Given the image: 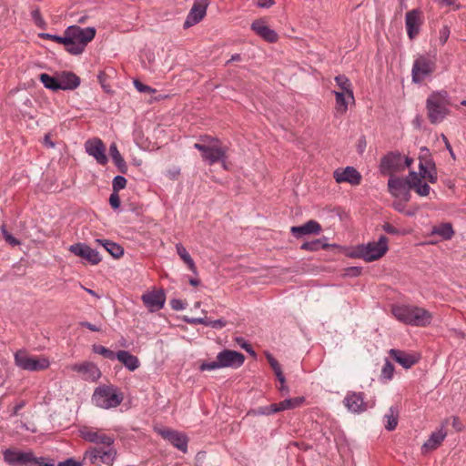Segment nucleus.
I'll use <instances>...</instances> for the list:
<instances>
[{
    "instance_id": "603ef678",
    "label": "nucleus",
    "mask_w": 466,
    "mask_h": 466,
    "mask_svg": "<svg viewBox=\"0 0 466 466\" xmlns=\"http://www.w3.org/2000/svg\"><path fill=\"white\" fill-rule=\"evenodd\" d=\"M45 38L52 39L59 44L66 45L70 41L69 38H67V35H66V31L64 32V35H51V34H44L43 35Z\"/></svg>"
},
{
    "instance_id": "393cba45",
    "label": "nucleus",
    "mask_w": 466,
    "mask_h": 466,
    "mask_svg": "<svg viewBox=\"0 0 466 466\" xmlns=\"http://www.w3.org/2000/svg\"><path fill=\"white\" fill-rule=\"evenodd\" d=\"M321 226L315 220H309L301 226H295L290 228V232L295 238H301L309 234H319Z\"/></svg>"
},
{
    "instance_id": "a19ab883",
    "label": "nucleus",
    "mask_w": 466,
    "mask_h": 466,
    "mask_svg": "<svg viewBox=\"0 0 466 466\" xmlns=\"http://www.w3.org/2000/svg\"><path fill=\"white\" fill-rule=\"evenodd\" d=\"M92 350L96 354L102 355L105 359L111 360L116 359V353L104 346L95 344L92 347Z\"/></svg>"
},
{
    "instance_id": "69168bd1",
    "label": "nucleus",
    "mask_w": 466,
    "mask_h": 466,
    "mask_svg": "<svg viewBox=\"0 0 466 466\" xmlns=\"http://www.w3.org/2000/svg\"><path fill=\"white\" fill-rule=\"evenodd\" d=\"M80 325L82 327L88 329L91 331H99L100 330V329L97 326H96L90 322H87V321H83L80 323Z\"/></svg>"
},
{
    "instance_id": "dca6fc26",
    "label": "nucleus",
    "mask_w": 466,
    "mask_h": 466,
    "mask_svg": "<svg viewBox=\"0 0 466 466\" xmlns=\"http://www.w3.org/2000/svg\"><path fill=\"white\" fill-rule=\"evenodd\" d=\"M69 251L74 255L86 259L92 265H97L102 260L98 251L85 243H76L71 245L69 247Z\"/></svg>"
},
{
    "instance_id": "bb28decb",
    "label": "nucleus",
    "mask_w": 466,
    "mask_h": 466,
    "mask_svg": "<svg viewBox=\"0 0 466 466\" xmlns=\"http://www.w3.org/2000/svg\"><path fill=\"white\" fill-rule=\"evenodd\" d=\"M447 432L443 427L439 429L437 431L432 432L429 439L422 445V451H429L437 449L444 441Z\"/></svg>"
},
{
    "instance_id": "2f4dec72",
    "label": "nucleus",
    "mask_w": 466,
    "mask_h": 466,
    "mask_svg": "<svg viewBox=\"0 0 466 466\" xmlns=\"http://www.w3.org/2000/svg\"><path fill=\"white\" fill-rule=\"evenodd\" d=\"M399 418V408L397 406H391L389 409L388 413L384 415L385 429L388 431H393L397 427Z\"/></svg>"
},
{
    "instance_id": "423d86ee",
    "label": "nucleus",
    "mask_w": 466,
    "mask_h": 466,
    "mask_svg": "<svg viewBox=\"0 0 466 466\" xmlns=\"http://www.w3.org/2000/svg\"><path fill=\"white\" fill-rule=\"evenodd\" d=\"M14 358L15 365L24 370L39 371L46 370L50 366L47 358L30 356L25 350H17Z\"/></svg>"
},
{
    "instance_id": "9d476101",
    "label": "nucleus",
    "mask_w": 466,
    "mask_h": 466,
    "mask_svg": "<svg viewBox=\"0 0 466 466\" xmlns=\"http://www.w3.org/2000/svg\"><path fill=\"white\" fill-rule=\"evenodd\" d=\"M66 35L69 38L68 44H72L73 40L86 46L96 35V29L94 27L82 28L78 25H70L66 29Z\"/></svg>"
},
{
    "instance_id": "680f3d73",
    "label": "nucleus",
    "mask_w": 466,
    "mask_h": 466,
    "mask_svg": "<svg viewBox=\"0 0 466 466\" xmlns=\"http://www.w3.org/2000/svg\"><path fill=\"white\" fill-rule=\"evenodd\" d=\"M80 461H76L74 459H67L65 461L59 462L57 466H81Z\"/></svg>"
},
{
    "instance_id": "0e129e2a",
    "label": "nucleus",
    "mask_w": 466,
    "mask_h": 466,
    "mask_svg": "<svg viewBox=\"0 0 466 466\" xmlns=\"http://www.w3.org/2000/svg\"><path fill=\"white\" fill-rule=\"evenodd\" d=\"M274 0H258V6L261 8H269L274 5Z\"/></svg>"
},
{
    "instance_id": "58836bf2",
    "label": "nucleus",
    "mask_w": 466,
    "mask_h": 466,
    "mask_svg": "<svg viewBox=\"0 0 466 466\" xmlns=\"http://www.w3.org/2000/svg\"><path fill=\"white\" fill-rule=\"evenodd\" d=\"M266 358L271 369L274 370L277 379L280 383L283 384L285 382V377L282 373L281 367L279 361L270 353H267Z\"/></svg>"
},
{
    "instance_id": "20e7f679",
    "label": "nucleus",
    "mask_w": 466,
    "mask_h": 466,
    "mask_svg": "<svg viewBox=\"0 0 466 466\" xmlns=\"http://www.w3.org/2000/svg\"><path fill=\"white\" fill-rule=\"evenodd\" d=\"M123 399V393L116 387L101 385L95 390L92 402L98 408L108 410L119 406Z\"/></svg>"
},
{
    "instance_id": "338daca9",
    "label": "nucleus",
    "mask_w": 466,
    "mask_h": 466,
    "mask_svg": "<svg viewBox=\"0 0 466 466\" xmlns=\"http://www.w3.org/2000/svg\"><path fill=\"white\" fill-rule=\"evenodd\" d=\"M44 145L47 147H55V143L51 140V137L49 134H46L45 137H44V141H43Z\"/></svg>"
},
{
    "instance_id": "7c9ffc66",
    "label": "nucleus",
    "mask_w": 466,
    "mask_h": 466,
    "mask_svg": "<svg viewBox=\"0 0 466 466\" xmlns=\"http://www.w3.org/2000/svg\"><path fill=\"white\" fill-rule=\"evenodd\" d=\"M204 17V7L201 6H194L189 12L188 15L184 22V27L188 28L198 22H199Z\"/></svg>"
},
{
    "instance_id": "cd10ccee",
    "label": "nucleus",
    "mask_w": 466,
    "mask_h": 466,
    "mask_svg": "<svg viewBox=\"0 0 466 466\" xmlns=\"http://www.w3.org/2000/svg\"><path fill=\"white\" fill-rule=\"evenodd\" d=\"M116 359L130 371L136 370L140 365L137 357L127 350H118Z\"/></svg>"
},
{
    "instance_id": "39448f33",
    "label": "nucleus",
    "mask_w": 466,
    "mask_h": 466,
    "mask_svg": "<svg viewBox=\"0 0 466 466\" xmlns=\"http://www.w3.org/2000/svg\"><path fill=\"white\" fill-rule=\"evenodd\" d=\"M245 361L241 352L225 349L218 353L215 360L206 362V370H214L223 368L238 369Z\"/></svg>"
},
{
    "instance_id": "5701e85b",
    "label": "nucleus",
    "mask_w": 466,
    "mask_h": 466,
    "mask_svg": "<svg viewBox=\"0 0 466 466\" xmlns=\"http://www.w3.org/2000/svg\"><path fill=\"white\" fill-rule=\"evenodd\" d=\"M251 29L268 43L278 41V34L269 28L263 20L258 19L251 24Z\"/></svg>"
},
{
    "instance_id": "37998d69",
    "label": "nucleus",
    "mask_w": 466,
    "mask_h": 466,
    "mask_svg": "<svg viewBox=\"0 0 466 466\" xmlns=\"http://www.w3.org/2000/svg\"><path fill=\"white\" fill-rule=\"evenodd\" d=\"M227 320L223 318L212 319L210 317L206 316V328L222 329L227 325Z\"/></svg>"
},
{
    "instance_id": "79ce46f5",
    "label": "nucleus",
    "mask_w": 466,
    "mask_h": 466,
    "mask_svg": "<svg viewBox=\"0 0 466 466\" xmlns=\"http://www.w3.org/2000/svg\"><path fill=\"white\" fill-rule=\"evenodd\" d=\"M408 189H413L422 181L421 177L415 172L410 171L409 175L404 178Z\"/></svg>"
},
{
    "instance_id": "052dcab7",
    "label": "nucleus",
    "mask_w": 466,
    "mask_h": 466,
    "mask_svg": "<svg viewBox=\"0 0 466 466\" xmlns=\"http://www.w3.org/2000/svg\"><path fill=\"white\" fill-rule=\"evenodd\" d=\"M237 341L239 343V345L242 349H245L251 355H255V351L252 350L250 344L244 341L243 339H237Z\"/></svg>"
},
{
    "instance_id": "6ab92c4d",
    "label": "nucleus",
    "mask_w": 466,
    "mask_h": 466,
    "mask_svg": "<svg viewBox=\"0 0 466 466\" xmlns=\"http://www.w3.org/2000/svg\"><path fill=\"white\" fill-rule=\"evenodd\" d=\"M337 183L347 182L352 186H358L361 182L360 173L353 167H347L344 169L338 168L333 172Z\"/></svg>"
},
{
    "instance_id": "6e6552de",
    "label": "nucleus",
    "mask_w": 466,
    "mask_h": 466,
    "mask_svg": "<svg viewBox=\"0 0 466 466\" xmlns=\"http://www.w3.org/2000/svg\"><path fill=\"white\" fill-rule=\"evenodd\" d=\"M436 69V62L429 56H419L413 62L411 69L412 82L420 84L430 77Z\"/></svg>"
},
{
    "instance_id": "e2e57ef3",
    "label": "nucleus",
    "mask_w": 466,
    "mask_h": 466,
    "mask_svg": "<svg viewBox=\"0 0 466 466\" xmlns=\"http://www.w3.org/2000/svg\"><path fill=\"white\" fill-rule=\"evenodd\" d=\"M25 406V402L24 400L18 402L12 410L11 416H17L19 411Z\"/></svg>"
},
{
    "instance_id": "4d7b16f0",
    "label": "nucleus",
    "mask_w": 466,
    "mask_h": 466,
    "mask_svg": "<svg viewBox=\"0 0 466 466\" xmlns=\"http://www.w3.org/2000/svg\"><path fill=\"white\" fill-rule=\"evenodd\" d=\"M35 461L36 462H31L29 466H55L54 462L49 460L35 457Z\"/></svg>"
},
{
    "instance_id": "4c0bfd02",
    "label": "nucleus",
    "mask_w": 466,
    "mask_h": 466,
    "mask_svg": "<svg viewBox=\"0 0 466 466\" xmlns=\"http://www.w3.org/2000/svg\"><path fill=\"white\" fill-rule=\"evenodd\" d=\"M177 253L180 257V258L187 265L188 268L192 270L193 272L196 271V266L191 258L189 253L187 251L186 248L178 243L176 245Z\"/></svg>"
},
{
    "instance_id": "aec40b11",
    "label": "nucleus",
    "mask_w": 466,
    "mask_h": 466,
    "mask_svg": "<svg viewBox=\"0 0 466 466\" xmlns=\"http://www.w3.org/2000/svg\"><path fill=\"white\" fill-rule=\"evenodd\" d=\"M141 299L144 305L151 311L161 309L166 301V295L162 289L153 290L142 295Z\"/></svg>"
},
{
    "instance_id": "c85d7f7f",
    "label": "nucleus",
    "mask_w": 466,
    "mask_h": 466,
    "mask_svg": "<svg viewBox=\"0 0 466 466\" xmlns=\"http://www.w3.org/2000/svg\"><path fill=\"white\" fill-rule=\"evenodd\" d=\"M109 155L112 158L113 163L117 167L118 171L122 174L127 172V165L117 149L116 144L112 143L109 147Z\"/></svg>"
},
{
    "instance_id": "f3484780",
    "label": "nucleus",
    "mask_w": 466,
    "mask_h": 466,
    "mask_svg": "<svg viewBox=\"0 0 466 466\" xmlns=\"http://www.w3.org/2000/svg\"><path fill=\"white\" fill-rule=\"evenodd\" d=\"M86 152L93 157L100 165H106L108 161L106 155V147L100 138L88 139L85 143Z\"/></svg>"
},
{
    "instance_id": "774afa93",
    "label": "nucleus",
    "mask_w": 466,
    "mask_h": 466,
    "mask_svg": "<svg viewBox=\"0 0 466 466\" xmlns=\"http://www.w3.org/2000/svg\"><path fill=\"white\" fill-rule=\"evenodd\" d=\"M349 274L351 276H359L361 273V268L358 267H351L349 269Z\"/></svg>"
},
{
    "instance_id": "5fc2aeb1",
    "label": "nucleus",
    "mask_w": 466,
    "mask_h": 466,
    "mask_svg": "<svg viewBox=\"0 0 466 466\" xmlns=\"http://www.w3.org/2000/svg\"><path fill=\"white\" fill-rule=\"evenodd\" d=\"M109 204L113 209H117L120 207V198L117 192H112L109 197Z\"/></svg>"
},
{
    "instance_id": "864d4df0",
    "label": "nucleus",
    "mask_w": 466,
    "mask_h": 466,
    "mask_svg": "<svg viewBox=\"0 0 466 466\" xmlns=\"http://www.w3.org/2000/svg\"><path fill=\"white\" fill-rule=\"evenodd\" d=\"M431 187L427 183L422 181L414 188V191L421 197H426L430 194Z\"/></svg>"
},
{
    "instance_id": "f257e3e1",
    "label": "nucleus",
    "mask_w": 466,
    "mask_h": 466,
    "mask_svg": "<svg viewBox=\"0 0 466 466\" xmlns=\"http://www.w3.org/2000/svg\"><path fill=\"white\" fill-rule=\"evenodd\" d=\"M391 311L399 321L411 326L425 327L432 320L430 311L417 306L395 305Z\"/></svg>"
},
{
    "instance_id": "b1692460",
    "label": "nucleus",
    "mask_w": 466,
    "mask_h": 466,
    "mask_svg": "<svg viewBox=\"0 0 466 466\" xmlns=\"http://www.w3.org/2000/svg\"><path fill=\"white\" fill-rule=\"evenodd\" d=\"M389 192L395 198L400 197L402 194L406 196V200H409V189L406 186L404 178L390 176L388 180Z\"/></svg>"
},
{
    "instance_id": "c9c22d12",
    "label": "nucleus",
    "mask_w": 466,
    "mask_h": 466,
    "mask_svg": "<svg viewBox=\"0 0 466 466\" xmlns=\"http://www.w3.org/2000/svg\"><path fill=\"white\" fill-rule=\"evenodd\" d=\"M39 80L44 86L52 91L59 90L57 73L55 76H50L46 73H42L39 76Z\"/></svg>"
},
{
    "instance_id": "ea45409f",
    "label": "nucleus",
    "mask_w": 466,
    "mask_h": 466,
    "mask_svg": "<svg viewBox=\"0 0 466 466\" xmlns=\"http://www.w3.org/2000/svg\"><path fill=\"white\" fill-rule=\"evenodd\" d=\"M324 239L326 238H324L323 239H315L312 241L304 242L300 248L309 251H317L320 248L327 249L329 248V244L324 243Z\"/></svg>"
},
{
    "instance_id": "72a5a7b5",
    "label": "nucleus",
    "mask_w": 466,
    "mask_h": 466,
    "mask_svg": "<svg viewBox=\"0 0 466 466\" xmlns=\"http://www.w3.org/2000/svg\"><path fill=\"white\" fill-rule=\"evenodd\" d=\"M303 401H304L303 397L286 399L279 403H276L278 412L298 408L303 403Z\"/></svg>"
},
{
    "instance_id": "e433bc0d",
    "label": "nucleus",
    "mask_w": 466,
    "mask_h": 466,
    "mask_svg": "<svg viewBox=\"0 0 466 466\" xmlns=\"http://www.w3.org/2000/svg\"><path fill=\"white\" fill-rule=\"evenodd\" d=\"M432 234L439 235L443 239H451L454 231L451 223H442L433 228Z\"/></svg>"
},
{
    "instance_id": "ddd939ff",
    "label": "nucleus",
    "mask_w": 466,
    "mask_h": 466,
    "mask_svg": "<svg viewBox=\"0 0 466 466\" xmlns=\"http://www.w3.org/2000/svg\"><path fill=\"white\" fill-rule=\"evenodd\" d=\"M4 461L9 465L29 466L31 462H36L32 451H20L7 449L4 451Z\"/></svg>"
},
{
    "instance_id": "13d9d810",
    "label": "nucleus",
    "mask_w": 466,
    "mask_h": 466,
    "mask_svg": "<svg viewBox=\"0 0 466 466\" xmlns=\"http://www.w3.org/2000/svg\"><path fill=\"white\" fill-rule=\"evenodd\" d=\"M382 228L383 230L388 233V234H390V235H398L400 234V229H398L397 228H395L394 226H392L391 224L390 223H385L383 226H382Z\"/></svg>"
},
{
    "instance_id": "a878e982",
    "label": "nucleus",
    "mask_w": 466,
    "mask_h": 466,
    "mask_svg": "<svg viewBox=\"0 0 466 466\" xmlns=\"http://www.w3.org/2000/svg\"><path fill=\"white\" fill-rule=\"evenodd\" d=\"M390 355L404 369H410L418 361V359L415 356L400 350L391 349L390 350Z\"/></svg>"
},
{
    "instance_id": "f704fd0d",
    "label": "nucleus",
    "mask_w": 466,
    "mask_h": 466,
    "mask_svg": "<svg viewBox=\"0 0 466 466\" xmlns=\"http://www.w3.org/2000/svg\"><path fill=\"white\" fill-rule=\"evenodd\" d=\"M333 94L336 97V111L337 113L343 115L348 110L349 101H351L348 98L347 94L345 92L333 91Z\"/></svg>"
},
{
    "instance_id": "412c9836",
    "label": "nucleus",
    "mask_w": 466,
    "mask_h": 466,
    "mask_svg": "<svg viewBox=\"0 0 466 466\" xmlns=\"http://www.w3.org/2000/svg\"><path fill=\"white\" fill-rule=\"evenodd\" d=\"M80 435L84 440L93 443L104 444L106 446H112L114 443L113 437L88 427L82 428Z\"/></svg>"
},
{
    "instance_id": "8fccbe9b",
    "label": "nucleus",
    "mask_w": 466,
    "mask_h": 466,
    "mask_svg": "<svg viewBox=\"0 0 466 466\" xmlns=\"http://www.w3.org/2000/svg\"><path fill=\"white\" fill-rule=\"evenodd\" d=\"M427 164L431 165V168L430 171L425 175L424 178L427 179L430 183L434 184L437 182V171L435 164L431 160H429Z\"/></svg>"
},
{
    "instance_id": "3c124183",
    "label": "nucleus",
    "mask_w": 466,
    "mask_h": 466,
    "mask_svg": "<svg viewBox=\"0 0 466 466\" xmlns=\"http://www.w3.org/2000/svg\"><path fill=\"white\" fill-rule=\"evenodd\" d=\"M133 84H134L136 89L140 93H148V94L155 93L154 88H152L151 86H149L147 85L143 84L142 82H140L137 79H135Z\"/></svg>"
},
{
    "instance_id": "a211bd4d",
    "label": "nucleus",
    "mask_w": 466,
    "mask_h": 466,
    "mask_svg": "<svg viewBox=\"0 0 466 466\" xmlns=\"http://www.w3.org/2000/svg\"><path fill=\"white\" fill-rule=\"evenodd\" d=\"M70 370L81 374L86 380L96 381L101 376L100 370L93 362L75 363L70 366Z\"/></svg>"
},
{
    "instance_id": "4468645a",
    "label": "nucleus",
    "mask_w": 466,
    "mask_h": 466,
    "mask_svg": "<svg viewBox=\"0 0 466 466\" xmlns=\"http://www.w3.org/2000/svg\"><path fill=\"white\" fill-rule=\"evenodd\" d=\"M107 449L93 448L86 451L85 453V460H88L91 463H104L111 464L115 459V451L111 446H106Z\"/></svg>"
},
{
    "instance_id": "4be33fe9",
    "label": "nucleus",
    "mask_w": 466,
    "mask_h": 466,
    "mask_svg": "<svg viewBox=\"0 0 466 466\" xmlns=\"http://www.w3.org/2000/svg\"><path fill=\"white\" fill-rule=\"evenodd\" d=\"M57 77L59 90H74L80 85V78L70 71L58 72Z\"/></svg>"
},
{
    "instance_id": "2eb2a0df",
    "label": "nucleus",
    "mask_w": 466,
    "mask_h": 466,
    "mask_svg": "<svg viewBox=\"0 0 466 466\" xmlns=\"http://www.w3.org/2000/svg\"><path fill=\"white\" fill-rule=\"evenodd\" d=\"M422 23V12L420 9H412L406 13L405 25L407 35L410 40L414 39L419 35Z\"/></svg>"
},
{
    "instance_id": "9b49d317",
    "label": "nucleus",
    "mask_w": 466,
    "mask_h": 466,
    "mask_svg": "<svg viewBox=\"0 0 466 466\" xmlns=\"http://www.w3.org/2000/svg\"><path fill=\"white\" fill-rule=\"evenodd\" d=\"M343 404L350 412L355 414L365 412L369 408L368 402L365 401V395L360 391H348L344 397Z\"/></svg>"
},
{
    "instance_id": "a18cd8bd",
    "label": "nucleus",
    "mask_w": 466,
    "mask_h": 466,
    "mask_svg": "<svg viewBox=\"0 0 466 466\" xmlns=\"http://www.w3.org/2000/svg\"><path fill=\"white\" fill-rule=\"evenodd\" d=\"M127 178L123 176H116L114 178H113V181H112V188H113V192H117L123 188L126 187L127 186Z\"/></svg>"
},
{
    "instance_id": "de8ad7c7",
    "label": "nucleus",
    "mask_w": 466,
    "mask_h": 466,
    "mask_svg": "<svg viewBox=\"0 0 466 466\" xmlns=\"http://www.w3.org/2000/svg\"><path fill=\"white\" fill-rule=\"evenodd\" d=\"M394 366L389 360H386L381 370V378L385 380H391L393 377Z\"/></svg>"
},
{
    "instance_id": "c03bdc74",
    "label": "nucleus",
    "mask_w": 466,
    "mask_h": 466,
    "mask_svg": "<svg viewBox=\"0 0 466 466\" xmlns=\"http://www.w3.org/2000/svg\"><path fill=\"white\" fill-rule=\"evenodd\" d=\"M277 412L278 409L276 403L268 406L258 407L256 410H253V413L255 415H271Z\"/></svg>"
},
{
    "instance_id": "0eeeda50",
    "label": "nucleus",
    "mask_w": 466,
    "mask_h": 466,
    "mask_svg": "<svg viewBox=\"0 0 466 466\" xmlns=\"http://www.w3.org/2000/svg\"><path fill=\"white\" fill-rule=\"evenodd\" d=\"M388 238L380 236L378 241L369 242L367 245H361L357 249V256L367 262H371L380 258L388 251Z\"/></svg>"
},
{
    "instance_id": "f8f14e48",
    "label": "nucleus",
    "mask_w": 466,
    "mask_h": 466,
    "mask_svg": "<svg viewBox=\"0 0 466 466\" xmlns=\"http://www.w3.org/2000/svg\"><path fill=\"white\" fill-rule=\"evenodd\" d=\"M157 431L164 440L170 442L174 447L182 452H187L188 439L185 433L168 428L158 429Z\"/></svg>"
},
{
    "instance_id": "1a4fd4ad",
    "label": "nucleus",
    "mask_w": 466,
    "mask_h": 466,
    "mask_svg": "<svg viewBox=\"0 0 466 466\" xmlns=\"http://www.w3.org/2000/svg\"><path fill=\"white\" fill-rule=\"evenodd\" d=\"M404 168L403 157L399 152H390L380 159V171L382 175L392 176L394 172L402 171Z\"/></svg>"
},
{
    "instance_id": "09e8293b",
    "label": "nucleus",
    "mask_w": 466,
    "mask_h": 466,
    "mask_svg": "<svg viewBox=\"0 0 466 466\" xmlns=\"http://www.w3.org/2000/svg\"><path fill=\"white\" fill-rule=\"evenodd\" d=\"M1 232L3 238L10 246L15 247L20 244V241L17 238H15L11 233H9L5 226L1 228Z\"/></svg>"
},
{
    "instance_id": "bf43d9fd",
    "label": "nucleus",
    "mask_w": 466,
    "mask_h": 466,
    "mask_svg": "<svg viewBox=\"0 0 466 466\" xmlns=\"http://www.w3.org/2000/svg\"><path fill=\"white\" fill-rule=\"evenodd\" d=\"M171 308L175 310H181L185 309V304L181 299H173L170 301Z\"/></svg>"
},
{
    "instance_id": "f03ea898",
    "label": "nucleus",
    "mask_w": 466,
    "mask_h": 466,
    "mask_svg": "<svg viewBox=\"0 0 466 466\" xmlns=\"http://www.w3.org/2000/svg\"><path fill=\"white\" fill-rule=\"evenodd\" d=\"M451 105V97L447 91L432 92L426 100L427 116L430 122L434 125L441 123L450 114Z\"/></svg>"
},
{
    "instance_id": "7ed1b4c3",
    "label": "nucleus",
    "mask_w": 466,
    "mask_h": 466,
    "mask_svg": "<svg viewBox=\"0 0 466 466\" xmlns=\"http://www.w3.org/2000/svg\"><path fill=\"white\" fill-rule=\"evenodd\" d=\"M228 147L217 137L206 135V165L214 166L217 171H226L230 167Z\"/></svg>"
},
{
    "instance_id": "6e6d98bb",
    "label": "nucleus",
    "mask_w": 466,
    "mask_h": 466,
    "mask_svg": "<svg viewBox=\"0 0 466 466\" xmlns=\"http://www.w3.org/2000/svg\"><path fill=\"white\" fill-rule=\"evenodd\" d=\"M428 162H429V160L426 161L425 163H423L422 161L420 162V165H419L420 172L418 174L420 175V177H421V179L424 178L425 175L430 171L431 165L427 164Z\"/></svg>"
},
{
    "instance_id": "473e14b6",
    "label": "nucleus",
    "mask_w": 466,
    "mask_h": 466,
    "mask_svg": "<svg viewBox=\"0 0 466 466\" xmlns=\"http://www.w3.org/2000/svg\"><path fill=\"white\" fill-rule=\"evenodd\" d=\"M335 81L340 88L339 92H345L348 98L354 101L353 91L350 79L344 75H339L335 77Z\"/></svg>"
},
{
    "instance_id": "49530a36",
    "label": "nucleus",
    "mask_w": 466,
    "mask_h": 466,
    "mask_svg": "<svg viewBox=\"0 0 466 466\" xmlns=\"http://www.w3.org/2000/svg\"><path fill=\"white\" fill-rule=\"evenodd\" d=\"M64 46H65L66 50L68 53H70L71 55H75V56L82 54L86 48L85 46H83L82 45L78 44L77 42H76L74 40H73L72 44H66Z\"/></svg>"
},
{
    "instance_id": "c756f323",
    "label": "nucleus",
    "mask_w": 466,
    "mask_h": 466,
    "mask_svg": "<svg viewBox=\"0 0 466 466\" xmlns=\"http://www.w3.org/2000/svg\"><path fill=\"white\" fill-rule=\"evenodd\" d=\"M113 258H118L124 254V248L119 244L108 239H96Z\"/></svg>"
}]
</instances>
